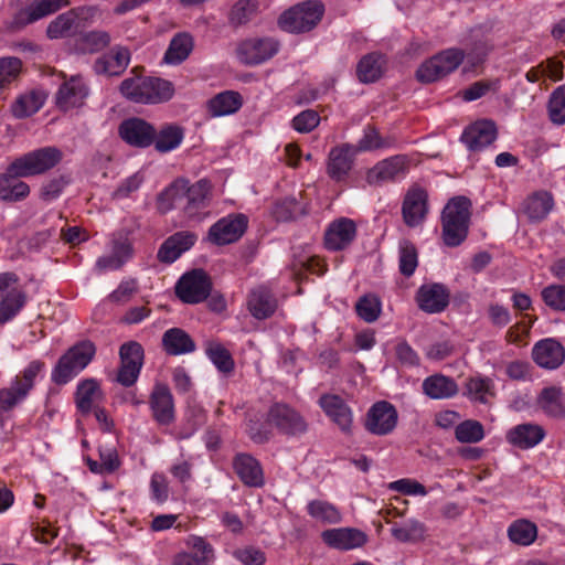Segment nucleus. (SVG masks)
Here are the masks:
<instances>
[{"label":"nucleus","mask_w":565,"mask_h":565,"mask_svg":"<svg viewBox=\"0 0 565 565\" xmlns=\"http://www.w3.org/2000/svg\"><path fill=\"white\" fill-rule=\"evenodd\" d=\"M183 138V129L178 125L169 124L158 132L154 131L153 142L159 152H170L181 145Z\"/></svg>","instance_id":"obj_40"},{"label":"nucleus","mask_w":565,"mask_h":565,"mask_svg":"<svg viewBox=\"0 0 565 565\" xmlns=\"http://www.w3.org/2000/svg\"><path fill=\"white\" fill-rule=\"evenodd\" d=\"M320 122V116L316 110L307 109L292 119V128L300 134L312 131Z\"/></svg>","instance_id":"obj_60"},{"label":"nucleus","mask_w":565,"mask_h":565,"mask_svg":"<svg viewBox=\"0 0 565 565\" xmlns=\"http://www.w3.org/2000/svg\"><path fill=\"white\" fill-rule=\"evenodd\" d=\"M425 532L424 524L417 520H408L401 525L395 524L391 529L393 537L403 543L419 542L424 540Z\"/></svg>","instance_id":"obj_45"},{"label":"nucleus","mask_w":565,"mask_h":565,"mask_svg":"<svg viewBox=\"0 0 565 565\" xmlns=\"http://www.w3.org/2000/svg\"><path fill=\"white\" fill-rule=\"evenodd\" d=\"M206 354L215 367L223 373H230L234 369V361L230 352L217 342L207 344Z\"/></svg>","instance_id":"obj_52"},{"label":"nucleus","mask_w":565,"mask_h":565,"mask_svg":"<svg viewBox=\"0 0 565 565\" xmlns=\"http://www.w3.org/2000/svg\"><path fill=\"white\" fill-rule=\"evenodd\" d=\"M407 170V159L404 156H394L380 161L366 172L370 184H379L404 177Z\"/></svg>","instance_id":"obj_17"},{"label":"nucleus","mask_w":565,"mask_h":565,"mask_svg":"<svg viewBox=\"0 0 565 565\" xmlns=\"http://www.w3.org/2000/svg\"><path fill=\"white\" fill-rule=\"evenodd\" d=\"M132 257V246L127 236L113 237L108 252L98 257L95 264L99 273L114 271L121 268Z\"/></svg>","instance_id":"obj_11"},{"label":"nucleus","mask_w":565,"mask_h":565,"mask_svg":"<svg viewBox=\"0 0 565 565\" xmlns=\"http://www.w3.org/2000/svg\"><path fill=\"white\" fill-rule=\"evenodd\" d=\"M355 309L361 319L366 322H373L382 311V303L375 295H365L359 299Z\"/></svg>","instance_id":"obj_53"},{"label":"nucleus","mask_w":565,"mask_h":565,"mask_svg":"<svg viewBox=\"0 0 565 565\" xmlns=\"http://www.w3.org/2000/svg\"><path fill=\"white\" fill-rule=\"evenodd\" d=\"M356 149L351 145H342L331 149L328 160V174L337 180H343L352 168Z\"/></svg>","instance_id":"obj_26"},{"label":"nucleus","mask_w":565,"mask_h":565,"mask_svg":"<svg viewBox=\"0 0 565 565\" xmlns=\"http://www.w3.org/2000/svg\"><path fill=\"white\" fill-rule=\"evenodd\" d=\"M110 42L109 34L105 31H92L83 34L77 43V53H95L106 47Z\"/></svg>","instance_id":"obj_50"},{"label":"nucleus","mask_w":565,"mask_h":565,"mask_svg":"<svg viewBox=\"0 0 565 565\" xmlns=\"http://www.w3.org/2000/svg\"><path fill=\"white\" fill-rule=\"evenodd\" d=\"M255 10V0H239L231 11V22L234 24H243L250 19Z\"/></svg>","instance_id":"obj_63"},{"label":"nucleus","mask_w":565,"mask_h":565,"mask_svg":"<svg viewBox=\"0 0 565 565\" xmlns=\"http://www.w3.org/2000/svg\"><path fill=\"white\" fill-rule=\"evenodd\" d=\"M44 374V363L34 360L30 362L21 372L20 375H17L12 381L17 384L21 391H25V394L29 395L30 391L33 388L38 379L43 377Z\"/></svg>","instance_id":"obj_48"},{"label":"nucleus","mask_w":565,"mask_h":565,"mask_svg":"<svg viewBox=\"0 0 565 565\" xmlns=\"http://www.w3.org/2000/svg\"><path fill=\"white\" fill-rule=\"evenodd\" d=\"M384 60L381 55L369 54L361 58L356 67V74L362 83H372L382 75Z\"/></svg>","instance_id":"obj_44"},{"label":"nucleus","mask_w":565,"mask_h":565,"mask_svg":"<svg viewBox=\"0 0 565 565\" xmlns=\"http://www.w3.org/2000/svg\"><path fill=\"white\" fill-rule=\"evenodd\" d=\"M162 344L164 350L172 355L190 353L195 348L191 338L178 328L169 329L164 332Z\"/></svg>","instance_id":"obj_39"},{"label":"nucleus","mask_w":565,"mask_h":565,"mask_svg":"<svg viewBox=\"0 0 565 565\" xmlns=\"http://www.w3.org/2000/svg\"><path fill=\"white\" fill-rule=\"evenodd\" d=\"M211 289L207 276L202 270H194L181 277L177 285V295L188 303H198L204 300Z\"/></svg>","instance_id":"obj_12"},{"label":"nucleus","mask_w":565,"mask_h":565,"mask_svg":"<svg viewBox=\"0 0 565 565\" xmlns=\"http://www.w3.org/2000/svg\"><path fill=\"white\" fill-rule=\"evenodd\" d=\"M121 363L136 366L141 371L143 364V349L141 344L135 341L127 342L120 347Z\"/></svg>","instance_id":"obj_58"},{"label":"nucleus","mask_w":565,"mask_h":565,"mask_svg":"<svg viewBox=\"0 0 565 565\" xmlns=\"http://www.w3.org/2000/svg\"><path fill=\"white\" fill-rule=\"evenodd\" d=\"M532 356L539 366L555 370L565 360V349L555 339L547 338L539 341L533 347Z\"/></svg>","instance_id":"obj_20"},{"label":"nucleus","mask_w":565,"mask_h":565,"mask_svg":"<svg viewBox=\"0 0 565 565\" xmlns=\"http://www.w3.org/2000/svg\"><path fill=\"white\" fill-rule=\"evenodd\" d=\"M550 117L553 122L565 124V85L559 86L550 99Z\"/></svg>","instance_id":"obj_59"},{"label":"nucleus","mask_w":565,"mask_h":565,"mask_svg":"<svg viewBox=\"0 0 565 565\" xmlns=\"http://www.w3.org/2000/svg\"><path fill=\"white\" fill-rule=\"evenodd\" d=\"M498 136L497 127L491 120H479L465 129L461 140L468 149L477 151L491 145Z\"/></svg>","instance_id":"obj_22"},{"label":"nucleus","mask_w":565,"mask_h":565,"mask_svg":"<svg viewBox=\"0 0 565 565\" xmlns=\"http://www.w3.org/2000/svg\"><path fill=\"white\" fill-rule=\"evenodd\" d=\"M323 6L316 1H307L284 12L278 24L281 30L290 33H302L313 29L321 20Z\"/></svg>","instance_id":"obj_6"},{"label":"nucleus","mask_w":565,"mask_h":565,"mask_svg":"<svg viewBox=\"0 0 565 565\" xmlns=\"http://www.w3.org/2000/svg\"><path fill=\"white\" fill-rule=\"evenodd\" d=\"M423 391L433 399H448L458 394L459 387L454 379L434 374L424 380Z\"/></svg>","instance_id":"obj_32"},{"label":"nucleus","mask_w":565,"mask_h":565,"mask_svg":"<svg viewBox=\"0 0 565 565\" xmlns=\"http://www.w3.org/2000/svg\"><path fill=\"white\" fill-rule=\"evenodd\" d=\"M508 535L513 543L527 546L535 541L537 529L530 521L518 520L509 526Z\"/></svg>","instance_id":"obj_46"},{"label":"nucleus","mask_w":565,"mask_h":565,"mask_svg":"<svg viewBox=\"0 0 565 565\" xmlns=\"http://www.w3.org/2000/svg\"><path fill=\"white\" fill-rule=\"evenodd\" d=\"M196 236L188 232H179L164 241L158 252V258L171 264L184 252L189 250L195 243Z\"/></svg>","instance_id":"obj_29"},{"label":"nucleus","mask_w":565,"mask_h":565,"mask_svg":"<svg viewBox=\"0 0 565 565\" xmlns=\"http://www.w3.org/2000/svg\"><path fill=\"white\" fill-rule=\"evenodd\" d=\"M279 43L274 38H250L237 47V57L247 65H257L277 54Z\"/></svg>","instance_id":"obj_8"},{"label":"nucleus","mask_w":565,"mask_h":565,"mask_svg":"<svg viewBox=\"0 0 565 565\" xmlns=\"http://www.w3.org/2000/svg\"><path fill=\"white\" fill-rule=\"evenodd\" d=\"M536 403L546 416L565 419V393L561 386L544 387L539 394Z\"/></svg>","instance_id":"obj_27"},{"label":"nucleus","mask_w":565,"mask_h":565,"mask_svg":"<svg viewBox=\"0 0 565 565\" xmlns=\"http://www.w3.org/2000/svg\"><path fill=\"white\" fill-rule=\"evenodd\" d=\"M319 405L324 414L343 433L349 434L353 424V414L348 404L338 395L324 394L319 398Z\"/></svg>","instance_id":"obj_16"},{"label":"nucleus","mask_w":565,"mask_h":565,"mask_svg":"<svg viewBox=\"0 0 565 565\" xmlns=\"http://www.w3.org/2000/svg\"><path fill=\"white\" fill-rule=\"evenodd\" d=\"M70 0H40L32 3L23 13L26 17L25 22H33L40 20L49 14L58 11L61 8L66 7Z\"/></svg>","instance_id":"obj_49"},{"label":"nucleus","mask_w":565,"mask_h":565,"mask_svg":"<svg viewBox=\"0 0 565 565\" xmlns=\"http://www.w3.org/2000/svg\"><path fill=\"white\" fill-rule=\"evenodd\" d=\"M193 49L192 38L186 33L175 35L164 54V61L168 64H180L183 62Z\"/></svg>","instance_id":"obj_42"},{"label":"nucleus","mask_w":565,"mask_h":565,"mask_svg":"<svg viewBox=\"0 0 565 565\" xmlns=\"http://www.w3.org/2000/svg\"><path fill=\"white\" fill-rule=\"evenodd\" d=\"M62 151L55 147H43L17 158L10 164V171L20 177L42 174L62 160Z\"/></svg>","instance_id":"obj_5"},{"label":"nucleus","mask_w":565,"mask_h":565,"mask_svg":"<svg viewBox=\"0 0 565 565\" xmlns=\"http://www.w3.org/2000/svg\"><path fill=\"white\" fill-rule=\"evenodd\" d=\"M234 468L242 481L249 487L264 484L263 470L256 459L249 455H238L234 461Z\"/></svg>","instance_id":"obj_36"},{"label":"nucleus","mask_w":565,"mask_h":565,"mask_svg":"<svg viewBox=\"0 0 565 565\" xmlns=\"http://www.w3.org/2000/svg\"><path fill=\"white\" fill-rule=\"evenodd\" d=\"M418 265L417 250L408 241L399 243V270L404 276H412Z\"/></svg>","instance_id":"obj_54"},{"label":"nucleus","mask_w":565,"mask_h":565,"mask_svg":"<svg viewBox=\"0 0 565 565\" xmlns=\"http://www.w3.org/2000/svg\"><path fill=\"white\" fill-rule=\"evenodd\" d=\"M277 308V300L270 290L259 286L252 290L248 298V309L256 319H266L270 317Z\"/></svg>","instance_id":"obj_34"},{"label":"nucleus","mask_w":565,"mask_h":565,"mask_svg":"<svg viewBox=\"0 0 565 565\" xmlns=\"http://www.w3.org/2000/svg\"><path fill=\"white\" fill-rule=\"evenodd\" d=\"M398 414L394 405L388 402H376L371 406L365 418V428L373 435L384 436L394 430Z\"/></svg>","instance_id":"obj_9"},{"label":"nucleus","mask_w":565,"mask_h":565,"mask_svg":"<svg viewBox=\"0 0 565 565\" xmlns=\"http://www.w3.org/2000/svg\"><path fill=\"white\" fill-rule=\"evenodd\" d=\"M471 202L465 196L449 200L443 211V239L447 246L460 245L467 237Z\"/></svg>","instance_id":"obj_2"},{"label":"nucleus","mask_w":565,"mask_h":565,"mask_svg":"<svg viewBox=\"0 0 565 565\" xmlns=\"http://www.w3.org/2000/svg\"><path fill=\"white\" fill-rule=\"evenodd\" d=\"M150 406L154 419L160 424H169L174 417L173 398L168 386L156 384L151 397Z\"/></svg>","instance_id":"obj_28"},{"label":"nucleus","mask_w":565,"mask_h":565,"mask_svg":"<svg viewBox=\"0 0 565 565\" xmlns=\"http://www.w3.org/2000/svg\"><path fill=\"white\" fill-rule=\"evenodd\" d=\"M119 135L130 146L145 148L153 142L154 129L142 119L130 118L121 122Z\"/></svg>","instance_id":"obj_21"},{"label":"nucleus","mask_w":565,"mask_h":565,"mask_svg":"<svg viewBox=\"0 0 565 565\" xmlns=\"http://www.w3.org/2000/svg\"><path fill=\"white\" fill-rule=\"evenodd\" d=\"M19 178L10 171V166L4 173H0V200L19 201L29 195V185Z\"/></svg>","instance_id":"obj_37"},{"label":"nucleus","mask_w":565,"mask_h":565,"mask_svg":"<svg viewBox=\"0 0 565 565\" xmlns=\"http://www.w3.org/2000/svg\"><path fill=\"white\" fill-rule=\"evenodd\" d=\"M307 511L310 516L323 523H339L341 513L331 503L322 500H313L308 503Z\"/></svg>","instance_id":"obj_47"},{"label":"nucleus","mask_w":565,"mask_h":565,"mask_svg":"<svg viewBox=\"0 0 565 565\" xmlns=\"http://www.w3.org/2000/svg\"><path fill=\"white\" fill-rule=\"evenodd\" d=\"M186 545L191 551L178 553L173 565H212L214 553L212 546L200 536H190Z\"/></svg>","instance_id":"obj_18"},{"label":"nucleus","mask_w":565,"mask_h":565,"mask_svg":"<svg viewBox=\"0 0 565 565\" xmlns=\"http://www.w3.org/2000/svg\"><path fill=\"white\" fill-rule=\"evenodd\" d=\"M356 235L355 223L347 217L332 222L324 236V243L330 250H340L352 243Z\"/></svg>","instance_id":"obj_23"},{"label":"nucleus","mask_w":565,"mask_h":565,"mask_svg":"<svg viewBox=\"0 0 565 565\" xmlns=\"http://www.w3.org/2000/svg\"><path fill=\"white\" fill-rule=\"evenodd\" d=\"M416 300L422 310L436 313L447 307L449 294L441 284H426L418 289Z\"/></svg>","instance_id":"obj_25"},{"label":"nucleus","mask_w":565,"mask_h":565,"mask_svg":"<svg viewBox=\"0 0 565 565\" xmlns=\"http://www.w3.org/2000/svg\"><path fill=\"white\" fill-rule=\"evenodd\" d=\"M88 96V86L79 75L66 79L56 93V105L60 109L67 111L81 107Z\"/></svg>","instance_id":"obj_13"},{"label":"nucleus","mask_w":565,"mask_h":565,"mask_svg":"<svg viewBox=\"0 0 565 565\" xmlns=\"http://www.w3.org/2000/svg\"><path fill=\"white\" fill-rule=\"evenodd\" d=\"M26 295L14 274H0V324L12 320L24 307Z\"/></svg>","instance_id":"obj_7"},{"label":"nucleus","mask_w":565,"mask_h":565,"mask_svg":"<svg viewBox=\"0 0 565 565\" xmlns=\"http://www.w3.org/2000/svg\"><path fill=\"white\" fill-rule=\"evenodd\" d=\"M547 307L556 311H565V285L552 284L541 292Z\"/></svg>","instance_id":"obj_56"},{"label":"nucleus","mask_w":565,"mask_h":565,"mask_svg":"<svg viewBox=\"0 0 565 565\" xmlns=\"http://www.w3.org/2000/svg\"><path fill=\"white\" fill-rule=\"evenodd\" d=\"M129 62V50L122 46H115L96 60L94 71L98 75L118 76L127 68Z\"/></svg>","instance_id":"obj_24"},{"label":"nucleus","mask_w":565,"mask_h":565,"mask_svg":"<svg viewBox=\"0 0 565 565\" xmlns=\"http://www.w3.org/2000/svg\"><path fill=\"white\" fill-rule=\"evenodd\" d=\"M455 435L460 443L476 444L484 438V429L478 420L467 419L456 426Z\"/></svg>","instance_id":"obj_51"},{"label":"nucleus","mask_w":565,"mask_h":565,"mask_svg":"<svg viewBox=\"0 0 565 565\" xmlns=\"http://www.w3.org/2000/svg\"><path fill=\"white\" fill-rule=\"evenodd\" d=\"M46 95L41 90H31L21 95L12 105V114L24 118L35 114L44 104Z\"/></svg>","instance_id":"obj_41"},{"label":"nucleus","mask_w":565,"mask_h":565,"mask_svg":"<svg viewBox=\"0 0 565 565\" xmlns=\"http://www.w3.org/2000/svg\"><path fill=\"white\" fill-rule=\"evenodd\" d=\"M76 21L77 17L74 11L62 13L49 24L46 34L50 39L71 36L77 29Z\"/></svg>","instance_id":"obj_43"},{"label":"nucleus","mask_w":565,"mask_h":565,"mask_svg":"<svg viewBox=\"0 0 565 565\" xmlns=\"http://www.w3.org/2000/svg\"><path fill=\"white\" fill-rule=\"evenodd\" d=\"M248 220L244 214H231L211 226L209 238L217 245L236 242L245 233Z\"/></svg>","instance_id":"obj_10"},{"label":"nucleus","mask_w":565,"mask_h":565,"mask_svg":"<svg viewBox=\"0 0 565 565\" xmlns=\"http://www.w3.org/2000/svg\"><path fill=\"white\" fill-rule=\"evenodd\" d=\"M242 105L243 98L239 93L225 90L207 102V110L212 117H223L235 114Z\"/></svg>","instance_id":"obj_35"},{"label":"nucleus","mask_w":565,"mask_h":565,"mask_svg":"<svg viewBox=\"0 0 565 565\" xmlns=\"http://www.w3.org/2000/svg\"><path fill=\"white\" fill-rule=\"evenodd\" d=\"M553 205V198L550 193L536 192L525 200L523 212L531 222H540L550 214Z\"/></svg>","instance_id":"obj_38"},{"label":"nucleus","mask_w":565,"mask_h":565,"mask_svg":"<svg viewBox=\"0 0 565 565\" xmlns=\"http://www.w3.org/2000/svg\"><path fill=\"white\" fill-rule=\"evenodd\" d=\"M447 75L452 73L463 62L465 53L460 49H447L436 54Z\"/></svg>","instance_id":"obj_64"},{"label":"nucleus","mask_w":565,"mask_h":565,"mask_svg":"<svg viewBox=\"0 0 565 565\" xmlns=\"http://www.w3.org/2000/svg\"><path fill=\"white\" fill-rule=\"evenodd\" d=\"M26 396L25 391H21L13 382L9 388L0 390V417L24 401Z\"/></svg>","instance_id":"obj_57"},{"label":"nucleus","mask_w":565,"mask_h":565,"mask_svg":"<svg viewBox=\"0 0 565 565\" xmlns=\"http://www.w3.org/2000/svg\"><path fill=\"white\" fill-rule=\"evenodd\" d=\"M463 395L473 403L488 404L495 395L494 383L480 374L467 379Z\"/></svg>","instance_id":"obj_33"},{"label":"nucleus","mask_w":565,"mask_h":565,"mask_svg":"<svg viewBox=\"0 0 565 565\" xmlns=\"http://www.w3.org/2000/svg\"><path fill=\"white\" fill-rule=\"evenodd\" d=\"M94 354L95 347L92 342L75 344L60 358L52 371V381L60 385L66 384L89 364Z\"/></svg>","instance_id":"obj_4"},{"label":"nucleus","mask_w":565,"mask_h":565,"mask_svg":"<svg viewBox=\"0 0 565 565\" xmlns=\"http://www.w3.org/2000/svg\"><path fill=\"white\" fill-rule=\"evenodd\" d=\"M268 423L290 435L301 434L307 429L303 418L286 404H275L270 407Z\"/></svg>","instance_id":"obj_15"},{"label":"nucleus","mask_w":565,"mask_h":565,"mask_svg":"<svg viewBox=\"0 0 565 565\" xmlns=\"http://www.w3.org/2000/svg\"><path fill=\"white\" fill-rule=\"evenodd\" d=\"M184 189H186V204L184 206L185 213L190 217L200 216V211L206 206L207 195L210 192V184L206 180H200L188 188L185 182H177L160 194L158 199V207L162 212L169 211L173 206V201L179 190Z\"/></svg>","instance_id":"obj_3"},{"label":"nucleus","mask_w":565,"mask_h":565,"mask_svg":"<svg viewBox=\"0 0 565 565\" xmlns=\"http://www.w3.org/2000/svg\"><path fill=\"white\" fill-rule=\"evenodd\" d=\"M103 399L104 394L96 380L88 379L77 384L76 405L83 414H87L98 408Z\"/></svg>","instance_id":"obj_31"},{"label":"nucleus","mask_w":565,"mask_h":565,"mask_svg":"<svg viewBox=\"0 0 565 565\" xmlns=\"http://www.w3.org/2000/svg\"><path fill=\"white\" fill-rule=\"evenodd\" d=\"M322 540L329 546L349 551L362 547L367 542V535L354 527H339L322 532Z\"/></svg>","instance_id":"obj_19"},{"label":"nucleus","mask_w":565,"mask_h":565,"mask_svg":"<svg viewBox=\"0 0 565 565\" xmlns=\"http://www.w3.org/2000/svg\"><path fill=\"white\" fill-rule=\"evenodd\" d=\"M545 436L546 431L541 425L524 423L510 428L505 433V440L515 448L526 450L541 444Z\"/></svg>","instance_id":"obj_14"},{"label":"nucleus","mask_w":565,"mask_h":565,"mask_svg":"<svg viewBox=\"0 0 565 565\" xmlns=\"http://www.w3.org/2000/svg\"><path fill=\"white\" fill-rule=\"evenodd\" d=\"M427 213V193L422 189L411 190L403 203V216L407 225L416 226Z\"/></svg>","instance_id":"obj_30"},{"label":"nucleus","mask_w":565,"mask_h":565,"mask_svg":"<svg viewBox=\"0 0 565 565\" xmlns=\"http://www.w3.org/2000/svg\"><path fill=\"white\" fill-rule=\"evenodd\" d=\"M121 94L138 104H159L168 102L174 95L173 84L157 77H132L120 85Z\"/></svg>","instance_id":"obj_1"},{"label":"nucleus","mask_w":565,"mask_h":565,"mask_svg":"<svg viewBox=\"0 0 565 565\" xmlns=\"http://www.w3.org/2000/svg\"><path fill=\"white\" fill-rule=\"evenodd\" d=\"M150 495L151 499L162 504L169 498V484L167 477L163 473L154 472L150 479Z\"/></svg>","instance_id":"obj_61"},{"label":"nucleus","mask_w":565,"mask_h":565,"mask_svg":"<svg viewBox=\"0 0 565 565\" xmlns=\"http://www.w3.org/2000/svg\"><path fill=\"white\" fill-rule=\"evenodd\" d=\"M447 73L439 62L437 55H434L424 62L417 70L416 76L423 83H431L446 76Z\"/></svg>","instance_id":"obj_55"},{"label":"nucleus","mask_w":565,"mask_h":565,"mask_svg":"<svg viewBox=\"0 0 565 565\" xmlns=\"http://www.w3.org/2000/svg\"><path fill=\"white\" fill-rule=\"evenodd\" d=\"M21 61L17 57L0 58V87L14 81L21 71Z\"/></svg>","instance_id":"obj_62"}]
</instances>
